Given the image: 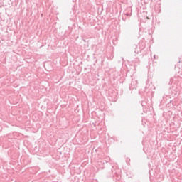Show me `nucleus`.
I'll use <instances>...</instances> for the list:
<instances>
[{"label":"nucleus","mask_w":182,"mask_h":182,"mask_svg":"<svg viewBox=\"0 0 182 182\" xmlns=\"http://www.w3.org/2000/svg\"><path fill=\"white\" fill-rule=\"evenodd\" d=\"M126 15H127V16H130V14H127Z\"/></svg>","instance_id":"obj_1"}]
</instances>
